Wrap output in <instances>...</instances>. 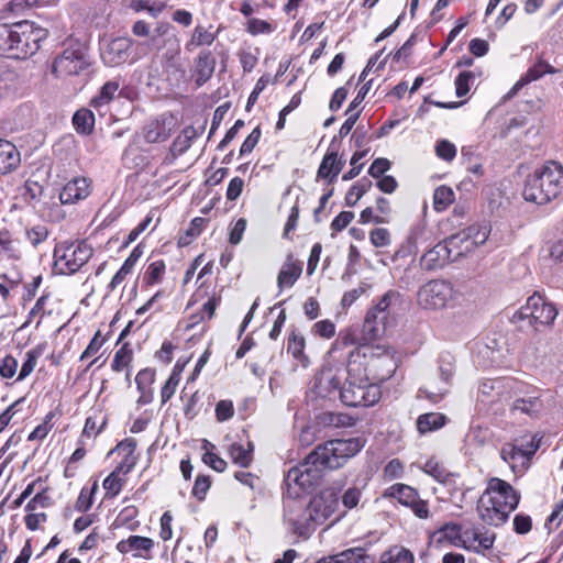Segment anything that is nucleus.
<instances>
[{
	"label": "nucleus",
	"mask_w": 563,
	"mask_h": 563,
	"mask_svg": "<svg viewBox=\"0 0 563 563\" xmlns=\"http://www.w3.org/2000/svg\"><path fill=\"white\" fill-rule=\"evenodd\" d=\"M541 401L538 397L521 398L515 400L512 410L520 411L527 415H534L541 409Z\"/></svg>",
	"instance_id": "obj_48"
},
{
	"label": "nucleus",
	"mask_w": 563,
	"mask_h": 563,
	"mask_svg": "<svg viewBox=\"0 0 563 563\" xmlns=\"http://www.w3.org/2000/svg\"><path fill=\"white\" fill-rule=\"evenodd\" d=\"M380 396L379 385L367 380L363 375L354 376L349 372L346 382L340 389V399L349 407L373 406L379 400Z\"/></svg>",
	"instance_id": "obj_8"
},
{
	"label": "nucleus",
	"mask_w": 563,
	"mask_h": 563,
	"mask_svg": "<svg viewBox=\"0 0 563 563\" xmlns=\"http://www.w3.org/2000/svg\"><path fill=\"white\" fill-rule=\"evenodd\" d=\"M496 534L484 528L472 527L464 530L463 549L485 554L494 545Z\"/></svg>",
	"instance_id": "obj_17"
},
{
	"label": "nucleus",
	"mask_w": 563,
	"mask_h": 563,
	"mask_svg": "<svg viewBox=\"0 0 563 563\" xmlns=\"http://www.w3.org/2000/svg\"><path fill=\"white\" fill-rule=\"evenodd\" d=\"M379 563H415V556L408 549L394 545L380 554Z\"/></svg>",
	"instance_id": "obj_34"
},
{
	"label": "nucleus",
	"mask_w": 563,
	"mask_h": 563,
	"mask_svg": "<svg viewBox=\"0 0 563 563\" xmlns=\"http://www.w3.org/2000/svg\"><path fill=\"white\" fill-rule=\"evenodd\" d=\"M400 295L399 292L395 290H388L377 302V305L371 309L368 312L374 313L375 316L379 317L380 319H388V309L391 306L394 301H397L399 299Z\"/></svg>",
	"instance_id": "obj_43"
},
{
	"label": "nucleus",
	"mask_w": 563,
	"mask_h": 563,
	"mask_svg": "<svg viewBox=\"0 0 563 563\" xmlns=\"http://www.w3.org/2000/svg\"><path fill=\"white\" fill-rule=\"evenodd\" d=\"M104 343V339L101 336V332L97 331L89 342L88 346L85 349V351L80 355V360H86L89 357L95 356L99 350L102 347Z\"/></svg>",
	"instance_id": "obj_60"
},
{
	"label": "nucleus",
	"mask_w": 563,
	"mask_h": 563,
	"mask_svg": "<svg viewBox=\"0 0 563 563\" xmlns=\"http://www.w3.org/2000/svg\"><path fill=\"white\" fill-rule=\"evenodd\" d=\"M133 45L130 37H117L109 41L101 49V58L107 66L115 67L129 60Z\"/></svg>",
	"instance_id": "obj_16"
},
{
	"label": "nucleus",
	"mask_w": 563,
	"mask_h": 563,
	"mask_svg": "<svg viewBox=\"0 0 563 563\" xmlns=\"http://www.w3.org/2000/svg\"><path fill=\"white\" fill-rule=\"evenodd\" d=\"M456 360L450 352H443L438 358V374L440 383L437 387L421 388L419 393H423L428 399L433 402L442 399L448 393L451 386L453 376L456 368Z\"/></svg>",
	"instance_id": "obj_15"
},
{
	"label": "nucleus",
	"mask_w": 563,
	"mask_h": 563,
	"mask_svg": "<svg viewBox=\"0 0 563 563\" xmlns=\"http://www.w3.org/2000/svg\"><path fill=\"white\" fill-rule=\"evenodd\" d=\"M122 473L118 472L115 468L104 478L102 486L106 490L107 498L117 497L122 490L125 479L121 476Z\"/></svg>",
	"instance_id": "obj_42"
},
{
	"label": "nucleus",
	"mask_w": 563,
	"mask_h": 563,
	"mask_svg": "<svg viewBox=\"0 0 563 563\" xmlns=\"http://www.w3.org/2000/svg\"><path fill=\"white\" fill-rule=\"evenodd\" d=\"M423 472L440 483H446L450 477V473L434 459H430L426 462L422 467Z\"/></svg>",
	"instance_id": "obj_50"
},
{
	"label": "nucleus",
	"mask_w": 563,
	"mask_h": 563,
	"mask_svg": "<svg viewBox=\"0 0 563 563\" xmlns=\"http://www.w3.org/2000/svg\"><path fill=\"white\" fill-rule=\"evenodd\" d=\"M539 448L534 437L531 439L519 438L512 442H506L500 449V457L515 474H522L528 470L530 461Z\"/></svg>",
	"instance_id": "obj_11"
},
{
	"label": "nucleus",
	"mask_w": 563,
	"mask_h": 563,
	"mask_svg": "<svg viewBox=\"0 0 563 563\" xmlns=\"http://www.w3.org/2000/svg\"><path fill=\"white\" fill-rule=\"evenodd\" d=\"M73 124L78 133L89 134L93 130L95 115L88 109H80L74 114Z\"/></svg>",
	"instance_id": "obj_40"
},
{
	"label": "nucleus",
	"mask_w": 563,
	"mask_h": 563,
	"mask_svg": "<svg viewBox=\"0 0 563 563\" xmlns=\"http://www.w3.org/2000/svg\"><path fill=\"white\" fill-rule=\"evenodd\" d=\"M338 509V493L333 488H328L311 499L306 509L307 517L303 520L291 516L290 510H286L285 518L296 534L299 537H308L316 525L323 523L327 519L332 517Z\"/></svg>",
	"instance_id": "obj_5"
},
{
	"label": "nucleus",
	"mask_w": 563,
	"mask_h": 563,
	"mask_svg": "<svg viewBox=\"0 0 563 563\" xmlns=\"http://www.w3.org/2000/svg\"><path fill=\"white\" fill-rule=\"evenodd\" d=\"M262 132L260 126H256L249 136L244 140L241 148H240V155H246L250 154L256 144L258 143L261 139Z\"/></svg>",
	"instance_id": "obj_63"
},
{
	"label": "nucleus",
	"mask_w": 563,
	"mask_h": 563,
	"mask_svg": "<svg viewBox=\"0 0 563 563\" xmlns=\"http://www.w3.org/2000/svg\"><path fill=\"white\" fill-rule=\"evenodd\" d=\"M311 333L322 339H331L335 334V324L329 319L317 321L311 328Z\"/></svg>",
	"instance_id": "obj_53"
},
{
	"label": "nucleus",
	"mask_w": 563,
	"mask_h": 563,
	"mask_svg": "<svg viewBox=\"0 0 563 563\" xmlns=\"http://www.w3.org/2000/svg\"><path fill=\"white\" fill-rule=\"evenodd\" d=\"M210 485H211V481L208 476H205V475L197 476V478L195 481V485L192 487V495L199 500L205 499V496H206L208 489L210 488Z\"/></svg>",
	"instance_id": "obj_62"
},
{
	"label": "nucleus",
	"mask_w": 563,
	"mask_h": 563,
	"mask_svg": "<svg viewBox=\"0 0 563 563\" xmlns=\"http://www.w3.org/2000/svg\"><path fill=\"white\" fill-rule=\"evenodd\" d=\"M316 563H375V560L366 553L364 548L356 547L321 558Z\"/></svg>",
	"instance_id": "obj_23"
},
{
	"label": "nucleus",
	"mask_w": 563,
	"mask_h": 563,
	"mask_svg": "<svg viewBox=\"0 0 563 563\" xmlns=\"http://www.w3.org/2000/svg\"><path fill=\"white\" fill-rule=\"evenodd\" d=\"M246 30L252 35L269 34L273 32V26L264 20L253 18L247 21Z\"/></svg>",
	"instance_id": "obj_57"
},
{
	"label": "nucleus",
	"mask_w": 563,
	"mask_h": 563,
	"mask_svg": "<svg viewBox=\"0 0 563 563\" xmlns=\"http://www.w3.org/2000/svg\"><path fill=\"white\" fill-rule=\"evenodd\" d=\"M90 194V183L85 177H75L69 180L59 194L62 203H75L79 200L86 199Z\"/></svg>",
	"instance_id": "obj_21"
},
{
	"label": "nucleus",
	"mask_w": 563,
	"mask_h": 563,
	"mask_svg": "<svg viewBox=\"0 0 563 563\" xmlns=\"http://www.w3.org/2000/svg\"><path fill=\"white\" fill-rule=\"evenodd\" d=\"M460 298L459 290L446 279H431L417 291V305L426 311L438 312L455 307Z\"/></svg>",
	"instance_id": "obj_7"
},
{
	"label": "nucleus",
	"mask_w": 563,
	"mask_h": 563,
	"mask_svg": "<svg viewBox=\"0 0 563 563\" xmlns=\"http://www.w3.org/2000/svg\"><path fill=\"white\" fill-rule=\"evenodd\" d=\"M18 361L12 355H5L0 363V376L2 378H12L18 369Z\"/></svg>",
	"instance_id": "obj_59"
},
{
	"label": "nucleus",
	"mask_w": 563,
	"mask_h": 563,
	"mask_svg": "<svg viewBox=\"0 0 563 563\" xmlns=\"http://www.w3.org/2000/svg\"><path fill=\"white\" fill-rule=\"evenodd\" d=\"M385 496L397 498L400 504L409 507L418 497V493L405 484H395L387 488Z\"/></svg>",
	"instance_id": "obj_36"
},
{
	"label": "nucleus",
	"mask_w": 563,
	"mask_h": 563,
	"mask_svg": "<svg viewBox=\"0 0 563 563\" xmlns=\"http://www.w3.org/2000/svg\"><path fill=\"white\" fill-rule=\"evenodd\" d=\"M464 530L457 525H445L434 532L433 538L438 543H448L450 545L463 548Z\"/></svg>",
	"instance_id": "obj_31"
},
{
	"label": "nucleus",
	"mask_w": 563,
	"mask_h": 563,
	"mask_svg": "<svg viewBox=\"0 0 563 563\" xmlns=\"http://www.w3.org/2000/svg\"><path fill=\"white\" fill-rule=\"evenodd\" d=\"M98 490V483L95 482L91 488L84 487L80 490V494L76 500L75 508L78 511L86 512L88 511L93 504V495Z\"/></svg>",
	"instance_id": "obj_49"
},
{
	"label": "nucleus",
	"mask_w": 563,
	"mask_h": 563,
	"mask_svg": "<svg viewBox=\"0 0 563 563\" xmlns=\"http://www.w3.org/2000/svg\"><path fill=\"white\" fill-rule=\"evenodd\" d=\"M364 445L362 438L330 440L310 452V460L319 463L323 470H336L355 456Z\"/></svg>",
	"instance_id": "obj_6"
},
{
	"label": "nucleus",
	"mask_w": 563,
	"mask_h": 563,
	"mask_svg": "<svg viewBox=\"0 0 563 563\" xmlns=\"http://www.w3.org/2000/svg\"><path fill=\"white\" fill-rule=\"evenodd\" d=\"M43 347L37 345L25 353V360L21 366L16 380H24L34 371L38 358L43 354Z\"/></svg>",
	"instance_id": "obj_41"
},
{
	"label": "nucleus",
	"mask_w": 563,
	"mask_h": 563,
	"mask_svg": "<svg viewBox=\"0 0 563 563\" xmlns=\"http://www.w3.org/2000/svg\"><path fill=\"white\" fill-rule=\"evenodd\" d=\"M519 499V494L509 483L494 477L477 503L478 516L487 525L501 526L517 508Z\"/></svg>",
	"instance_id": "obj_2"
},
{
	"label": "nucleus",
	"mask_w": 563,
	"mask_h": 563,
	"mask_svg": "<svg viewBox=\"0 0 563 563\" xmlns=\"http://www.w3.org/2000/svg\"><path fill=\"white\" fill-rule=\"evenodd\" d=\"M369 240L376 247H384L390 244V233L385 228H376L371 231Z\"/></svg>",
	"instance_id": "obj_58"
},
{
	"label": "nucleus",
	"mask_w": 563,
	"mask_h": 563,
	"mask_svg": "<svg viewBox=\"0 0 563 563\" xmlns=\"http://www.w3.org/2000/svg\"><path fill=\"white\" fill-rule=\"evenodd\" d=\"M386 319L379 318L374 313L367 312L363 323V339L366 343L377 340L385 332Z\"/></svg>",
	"instance_id": "obj_30"
},
{
	"label": "nucleus",
	"mask_w": 563,
	"mask_h": 563,
	"mask_svg": "<svg viewBox=\"0 0 563 563\" xmlns=\"http://www.w3.org/2000/svg\"><path fill=\"white\" fill-rule=\"evenodd\" d=\"M305 346L306 341L303 335L292 331L288 338L287 352L290 353L303 367L309 364V358L303 352Z\"/></svg>",
	"instance_id": "obj_32"
},
{
	"label": "nucleus",
	"mask_w": 563,
	"mask_h": 563,
	"mask_svg": "<svg viewBox=\"0 0 563 563\" xmlns=\"http://www.w3.org/2000/svg\"><path fill=\"white\" fill-rule=\"evenodd\" d=\"M174 128L175 119L172 115L163 114L144 126V139L148 143L164 142L170 136Z\"/></svg>",
	"instance_id": "obj_19"
},
{
	"label": "nucleus",
	"mask_w": 563,
	"mask_h": 563,
	"mask_svg": "<svg viewBox=\"0 0 563 563\" xmlns=\"http://www.w3.org/2000/svg\"><path fill=\"white\" fill-rule=\"evenodd\" d=\"M25 238L32 246L36 247L48 238V229L43 224H37L25 230Z\"/></svg>",
	"instance_id": "obj_51"
},
{
	"label": "nucleus",
	"mask_w": 563,
	"mask_h": 563,
	"mask_svg": "<svg viewBox=\"0 0 563 563\" xmlns=\"http://www.w3.org/2000/svg\"><path fill=\"white\" fill-rule=\"evenodd\" d=\"M21 156L15 145L0 139V174L11 173L20 165Z\"/></svg>",
	"instance_id": "obj_28"
},
{
	"label": "nucleus",
	"mask_w": 563,
	"mask_h": 563,
	"mask_svg": "<svg viewBox=\"0 0 563 563\" xmlns=\"http://www.w3.org/2000/svg\"><path fill=\"white\" fill-rule=\"evenodd\" d=\"M214 448L209 441L205 440L202 449L206 451L202 461L217 472H223L227 467V462L214 454L211 450Z\"/></svg>",
	"instance_id": "obj_47"
},
{
	"label": "nucleus",
	"mask_w": 563,
	"mask_h": 563,
	"mask_svg": "<svg viewBox=\"0 0 563 563\" xmlns=\"http://www.w3.org/2000/svg\"><path fill=\"white\" fill-rule=\"evenodd\" d=\"M119 89H120V85L118 81L115 80H112V81H107L100 89V92L98 96H96L92 100H91V106L95 108V109H100L101 107L110 103L114 98L115 96L118 95L119 92Z\"/></svg>",
	"instance_id": "obj_37"
},
{
	"label": "nucleus",
	"mask_w": 563,
	"mask_h": 563,
	"mask_svg": "<svg viewBox=\"0 0 563 563\" xmlns=\"http://www.w3.org/2000/svg\"><path fill=\"white\" fill-rule=\"evenodd\" d=\"M556 316L558 309L553 303L548 302L542 296L533 294L527 299L526 305L514 314V319L527 320L537 329V325H551Z\"/></svg>",
	"instance_id": "obj_13"
},
{
	"label": "nucleus",
	"mask_w": 563,
	"mask_h": 563,
	"mask_svg": "<svg viewBox=\"0 0 563 563\" xmlns=\"http://www.w3.org/2000/svg\"><path fill=\"white\" fill-rule=\"evenodd\" d=\"M397 361L390 347L380 344L362 343L349 353L346 371L363 375L372 383H382L393 376Z\"/></svg>",
	"instance_id": "obj_1"
},
{
	"label": "nucleus",
	"mask_w": 563,
	"mask_h": 563,
	"mask_svg": "<svg viewBox=\"0 0 563 563\" xmlns=\"http://www.w3.org/2000/svg\"><path fill=\"white\" fill-rule=\"evenodd\" d=\"M89 66L87 49L79 43L70 44L53 62L52 71L57 78L78 76Z\"/></svg>",
	"instance_id": "obj_14"
},
{
	"label": "nucleus",
	"mask_w": 563,
	"mask_h": 563,
	"mask_svg": "<svg viewBox=\"0 0 563 563\" xmlns=\"http://www.w3.org/2000/svg\"><path fill=\"white\" fill-rule=\"evenodd\" d=\"M556 69L549 63L539 58L528 70L517 80L512 88L505 95L504 99H511L518 91L526 85L536 81L543 77L545 74H555Z\"/></svg>",
	"instance_id": "obj_20"
},
{
	"label": "nucleus",
	"mask_w": 563,
	"mask_h": 563,
	"mask_svg": "<svg viewBox=\"0 0 563 563\" xmlns=\"http://www.w3.org/2000/svg\"><path fill=\"white\" fill-rule=\"evenodd\" d=\"M302 273L301 262L295 260L291 255H288L282 268L277 275V286L279 292L284 288H290L295 285Z\"/></svg>",
	"instance_id": "obj_25"
},
{
	"label": "nucleus",
	"mask_w": 563,
	"mask_h": 563,
	"mask_svg": "<svg viewBox=\"0 0 563 563\" xmlns=\"http://www.w3.org/2000/svg\"><path fill=\"white\" fill-rule=\"evenodd\" d=\"M445 424V416L439 412H429L420 415L417 419V429L419 433L426 434L435 431Z\"/></svg>",
	"instance_id": "obj_35"
},
{
	"label": "nucleus",
	"mask_w": 563,
	"mask_h": 563,
	"mask_svg": "<svg viewBox=\"0 0 563 563\" xmlns=\"http://www.w3.org/2000/svg\"><path fill=\"white\" fill-rule=\"evenodd\" d=\"M219 31H213V26H205L197 24L187 41L185 48L188 52H194L198 47L211 46L218 36Z\"/></svg>",
	"instance_id": "obj_26"
},
{
	"label": "nucleus",
	"mask_w": 563,
	"mask_h": 563,
	"mask_svg": "<svg viewBox=\"0 0 563 563\" xmlns=\"http://www.w3.org/2000/svg\"><path fill=\"white\" fill-rule=\"evenodd\" d=\"M548 254L554 263H563V235L549 242Z\"/></svg>",
	"instance_id": "obj_64"
},
{
	"label": "nucleus",
	"mask_w": 563,
	"mask_h": 563,
	"mask_svg": "<svg viewBox=\"0 0 563 563\" xmlns=\"http://www.w3.org/2000/svg\"><path fill=\"white\" fill-rule=\"evenodd\" d=\"M92 249L84 241L63 242L54 249V265L64 275L78 272L91 257Z\"/></svg>",
	"instance_id": "obj_10"
},
{
	"label": "nucleus",
	"mask_w": 563,
	"mask_h": 563,
	"mask_svg": "<svg viewBox=\"0 0 563 563\" xmlns=\"http://www.w3.org/2000/svg\"><path fill=\"white\" fill-rule=\"evenodd\" d=\"M47 31L34 22L22 21L13 25L0 24V55L23 59L37 52Z\"/></svg>",
	"instance_id": "obj_3"
},
{
	"label": "nucleus",
	"mask_w": 563,
	"mask_h": 563,
	"mask_svg": "<svg viewBox=\"0 0 563 563\" xmlns=\"http://www.w3.org/2000/svg\"><path fill=\"white\" fill-rule=\"evenodd\" d=\"M216 68V58L209 51H201L196 59V82L201 86L209 80Z\"/></svg>",
	"instance_id": "obj_29"
},
{
	"label": "nucleus",
	"mask_w": 563,
	"mask_h": 563,
	"mask_svg": "<svg viewBox=\"0 0 563 563\" xmlns=\"http://www.w3.org/2000/svg\"><path fill=\"white\" fill-rule=\"evenodd\" d=\"M454 200V192L450 187L440 186L433 194V207L437 211H443Z\"/></svg>",
	"instance_id": "obj_46"
},
{
	"label": "nucleus",
	"mask_w": 563,
	"mask_h": 563,
	"mask_svg": "<svg viewBox=\"0 0 563 563\" xmlns=\"http://www.w3.org/2000/svg\"><path fill=\"white\" fill-rule=\"evenodd\" d=\"M153 547L154 541L151 538L141 536H130L117 544L119 552L123 554L132 553L134 556L140 558H147Z\"/></svg>",
	"instance_id": "obj_22"
},
{
	"label": "nucleus",
	"mask_w": 563,
	"mask_h": 563,
	"mask_svg": "<svg viewBox=\"0 0 563 563\" xmlns=\"http://www.w3.org/2000/svg\"><path fill=\"white\" fill-rule=\"evenodd\" d=\"M0 252H3L8 257L13 260L21 258V251L18 242L12 239L11 234L7 230L0 231Z\"/></svg>",
	"instance_id": "obj_44"
},
{
	"label": "nucleus",
	"mask_w": 563,
	"mask_h": 563,
	"mask_svg": "<svg viewBox=\"0 0 563 563\" xmlns=\"http://www.w3.org/2000/svg\"><path fill=\"white\" fill-rule=\"evenodd\" d=\"M340 378L334 376L331 371H323L318 378L317 388L319 394L324 397H330L332 393L342 388L340 387Z\"/></svg>",
	"instance_id": "obj_39"
},
{
	"label": "nucleus",
	"mask_w": 563,
	"mask_h": 563,
	"mask_svg": "<svg viewBox=\"0 0 563 563\" xmlns=\"http://www.w3.org/2000/svg\"><path fill=\"white\" fill-rule=\"evenodd\" d=\"M510 380L506 378L483 379L478 386L477 398L484 404H493L508 397Z\"/></svg>",
	"instance_id": "obj_18"
},
{
	"label": "nucleus",
	"mask_w": 563,
	"mask_h": 563,
	"mask_svg": "<svg viewBox=\"0 0 563 563\" xmlns=\"http://www.w3.org/2000/svg\"><path fill=\"white\" fill-rule=\"evenodd\" d=\"M562 189L563 167L549 162L527 178L522 195L527 201L544 205L556 198Z\"/></svg>",
	"instance_id": "obj_4"
},
{
	"label": "nucleus",
	"mask_w": 563,
	"mask_h": 563,
	"mask_svg": "<svg viewBox=\"0 0 563 563\" xmlns=\"http://www.w3.org/2000/svg\"><path fill=\"white\" fill-rule=\"evenodd\" d=\"M322 466L312 463L310 453L303 462L289 468L285 477L286 496L290 499L299 498L303 493L313 487L322 475Z\"/></svg>",
	"instance_id": "obj_9"
},
{
	"label": "nucleus",
	"mask_w": 563,
	"mask_h": 563,
	"mask_svg": "<svg viewBox=\"0 0 563 563\" xmlns=\"http://www.w3.org/2000/svg\"><path fill=\"white\" fill-rule=\"evenodd\" d=\"M489 232L490 229L486 224H473L448 238L445 241L453 261H457L483 245L487 241Z\"/></svg>",
	"instance_id": "obj_12"
},
{
	"label": "nucleus",
	"mask_w": 563,
	"mask_h": 563,
	"mask_svg": "<svg viewBox=\"0 0 563 563\" xmlns=\"http://www.w3.org/2000/svg\"><path fill=\"white\" fill-rule=\"evenodd\" d=\"M475 76L472 71H462L455 79V92L457 97H464L468 93Z\"/></svg>",
	"instance_id": "obj_52"
},
{
	"label": "nucleus",
	"mask_w": 563,
	"mask_h": 563,
	"mask_svg": "<svg viewBox=\"0 0 563 563\" xmlns=\"http://www.w3.org/2000/svg\"><path fill=\"white\" fill-rule=\"evenodd\" d=\"M362 497V489L353 486L347 488L342 495V505L346 510L355 508Z\"/></svg>",
	"instance_id": "obj_54"
},
{
	"label": "nucleus",
	"mask_w": 563,
	"mask_h": 563,
	"mask_svg": "<svg viewBox=\"0 0 563 563\" xmlns=\"http://www.w3.org/2000/svg\"><path fill=\"white\" fill-rule=\"evenodd\" d=\"M435 153L438 157L451 162L456 155V147L450 141L441 140L437 142Z\"/></svg>",
	"instance_id": "obj_55"
},
{
	"label": "nucleus",
	"mask_w": 563,
	"mask_h": 563,
	"mask_svg": "<svg viewBox=\"0 0 563 563\" xmlns=\"http://www.w3.org/2000/svg\"><path fill=\"white\" fill-rule=\"evenodd\" d=\"M142 252L139 250V247H135L129 257L124 261L121 268L114 274L112 277L108 288L109 290H114L124 279L125 277L132 272L134 268L136 262L141 257Z\"/></svg>",
	"instance_id": "obj_33"
},
{
	"label": "nucleus",
	"mask_w": 563,
	"mask_h": 563,
	"mask_svg": "<svg viewBox=\"0 0 563 563\" xmlns=\"http://www.w3.org/2000/svg\"><path fill=\"white\" fill-rule=\"evenodd\" d=\"M372 181L363 178L355 183L345 195V203L353 207L363 197V195L371 188Z\"/></svg>",
	"instance_id": "obj_45"
},
{
	"label": "nucleus",
	"mask_w": 563,
	"mask_h": 563,
	"mask_svg": "<svg viewBox=\"0 0 563 563\" xmlns=\"http://www.w3.org/2000/svg\"><path fill=\"white\" fill-rule=\"evenodd\" d=\"M164 272L165 264L163 261H156L151 263L145 274L146 283L150 285L157 283L161 279Z\"/></svg>",
	"instance_id": "obj_61"
},
{
	"label": "nucleus",
	"mask_w": 563,
	"mask_h": 563,
	"mask_svg": "<svg viewBox=\"0 0 563 563\" xmlns=\"http://www.w3.org/2000/svg\"><path fill=\"white\" fill-rule=\"evenodd\" d=\"M345 162L338 156L334 151L328 152L317 173V178H327L329 184H332L336 176L341 173Z\"/></svg>",
	"instance_id": "obj_27"
},
{
	"label": "nucleus",
	"mask_w": 563,
	"mask_h": 563,
	"mask_svg": "<svg viewBox=\"0 0 563 563\" xmlns=\"http://www.w3.org/2000/svg\"><path fill=\"white\" fill-rule=\"evenodd\" d=\"M131 361V351L126 346L119 349L113 357L111 367L115 372L123 371Z\"/></svg>",
	"instance_id": "obj_56"
},
{
	"label": "nucleus",
	"mask_w": 563,
	"mask_h": 563,
	"mask_svg": "<svg viewBox=\"0 0 563 563\" xmlns=\"http://www.w3.org/2000/svg\"><path fill=\"white\" fill-rule=\"evenodd\" d=\"M449 261L454 262L451 251H449V245L446 241H444L426 252L420 260V264L423 268L433 271L438 267H442Z\"/></svg>",
	"instance_id": "obj_24"
},
{
	"label": "nucleus",
	"mask_w": 563,
	"mask_h": 563,
	"mask_svg": "<svg viewBox=\"0 0 563 563\" xmlns=\"http://www.w3.org/2000/svg\"><path fill=\"white\" fill-rule=\"evenodd\" d=\"M253 445L249 442L247 449L240 443H232L229 448V455L232 462L241 467H247L252 462Z\"/></svg>",
	"instance_id": "obj_38"
}]
</instances>
